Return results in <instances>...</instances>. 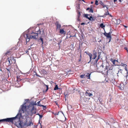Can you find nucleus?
Returning <instances> with one entry per match:
<instances>
[{
	"mask_svg": "<svg viewBox=\"0 0 128 128\" xmlns=\"http://www.w3.org/2000/svg\"><path fill=\"white\" fill-rule=\"evenodd\" d=\"M27 42L29 41L30 38L36 39L38 37V34L36 32H32L29 34H26L24 35Z\"/></svg>",
	"mask_w": 128,
	"mask_h": 128,
	"instance_id": "obj_1",
	"label": "nucleus"
},
{
	"mask_svg": "<svg viewBox=\"0 0 128 128\" xmlns=\"http://www.w3.org/2000/svg\"><path fill=\"white\" fill-rule=\"evenodd\" d=\"M22 115L21 113H19L17 115L14 117L8 118L4 119V122H11L12 123L13 121L15 120L16 119L18 118V120H20L22 118Z\"/></svg>",
	"mask_w": 128,
	"mask_h": 128,
	"instance_id": "obj_2",
	"label": "nucleus"
},
{
	"mask_svg": "<svg viewBox=\"0 0 128 128\" xmlns=\"http://www.w3.org/2000/svg\"><path fill=\"white\" fill-rule=\"evenodd\" d=\"M93 57L92 58V55L91 54H90V53L89 52H85V53H86V54L88 55L90 57V62L91 61V60L92 59H93L94 60L95 59L97 56V53L95 50H94L93 51Z\"/></svg>",
	"mask_w": 128,
	"mask_h": 128,
	"instance_id": "obj_3",
	"label": "nucleus"
},
{
	"mask_svg": "<svg viewBox=\"0 0 128 128\" xmlns=\"http://www.w3.org/2000/svg\"><path fill=\"white\" fill-rule=\"evenodd\" d=\"M8 61L6 62V63L8 64L7 66H9L11 65V64L12 63L13 61L14 62H15L14 58L12 57H8Z\"/></svg>",
	"mask_w": 128,
	"mask_h": 128,
	"instance_id": "obj_4",
	"label": "nucleus"
},
{
	"mask_svg": "<svg viewBox=\"0 0 128 128\" xmlns=\"http://www.w3.org/2000/svg\"><path fill=\"white\" fill-rule=\"evenodd\" d=\"M37 34H38V37L39 36L40 37H44L45 36L44 33V30H42V31H40V30L36 32Z\"/></svg>",
	"mask_w": 128,
	"mask_h": 128,
	"instance_id": "obj_5",
	"label": "nucleus"
},
{
	"mask_svg": "<svg viewBox=\"0 0 128 128\" xmlns=\"http://www.w3.org/2000/svg\"><path fill=\"white\" fill-rule=\"evenodd\" d=\"M104 35L106 37L107 39L109 40V42H110L111 39V36L110 33L109 32L108 33L106 32L104 34Z\"/></svg>",
	"mask_w": 128,
	"mask_h": 128,
	"instance_id": "obj_6",
	"label": "nucleus"
},
{
	"mask_svg": "<svg viewBox=\"0 0 128 128\" xmlns=\"http://www.w3.org/2000/svg\"><path fill=\"white\" fill-rule=\"evenodd\" d=\"M32 108L31 110V112L32 114H35L36 113V106L30 107Z\"/></svg>",
	"mask_w": 128,
	"mask_h": 128,
	"instance_id": "obj_7",
	"label": "nucleus"
},
{
	"mask_svg": "<svg viewBox=\"0 0 128 128\" xmlns=\"http://www.w3.org/2000/svg\"><path fill=\"white\" fill-rule=\"evenodd\" d=\"M55 25L56 26V28L60 29L61 27V25L59 22L58 21H56L55 23Z\"/></svg>",
	"mask_w": 128,
	"mask_h": 128,
	"instance_id": "obj_8",
	"label": "nucleus"
},
{
	"mask_svg": "<svg viewBox=\"0 0 128 128\" xmlns=\"http://www.w3.org/2000/svg\"><path fill=\"white\" fill-rule=\"evenodd\" d=\"M120 66L123 67H124V68L126 71H127V69L126 67L127 65L125 63H121L120 64Z\"/></svg>",
	"mask_w": 128,
	"mask_h": 128,
	"instance_id": "obj_9",
	"label": "nucleus"
},
{
	"mask_svg": "<svg viewBox=\"0 0 128 128\" xmlns=\"http://www.w3.org/2000/svg\"><path fill=\"white\" fill-rule=\"evenodd\" d=\"M26 125V126H30L31 125H33V123L32 120L30 121L28 123H25Z\"/></svg>",
	"mask_w": 128,
	"mask_h": 128,
	"instance_id": "obj_10",
	"label": "nucleus"
},
{
	"mask_svg": "<svg viewBox=\"0 0 128 128\" xmlns=\"http://www.w3.org/2000/svg\"><path fill=\"white\" fill-rule=\"evenodd\" d=\"M36 105V102H33L31 104H30L29 106V107L30 108V107H33V106H35L34 105Z\"/></svg>",
	"mask_w": 128,
	"mask_h": 128,
	"instance_id": "obj_11",
	"label": "nucleus"
},
{
	"mask_svg": "<svg viewBox=\"0 0 128 128\" xmlns=\"http://www.w3.org/2000/svg\"><path fill=\"white\" fill-rule=\"evenodd\" d=\"M98 110L99 112H104V110L102 107L100 106H99L98 108Z\"/></svg>",
	"mask_w": 128,
	"mask_h": 128,
	"instance_id": "obj_12",
	"label": "nucleus"
},
{
	"mask_svg": "<svg viewBox=\"0 0 128 128\" xmlns=\"http://www.w3.org/2000/svg\"><path fill=\"white\" fill-rule=\"evenodd\" d=\"M78 14V21L80 20V12L78 11L77 12Z\"/></svg>",
	"mask_w": 128,
	"mask_h": 128,
	"instance_id": "obj_13",
	"label": "nucleus"
},
{
	"mask_svg": "<svg viewBox=\"0 0 128 128\" xmlns=\"http://www.w3.org/2000/svg\"><path fill=\"white\" fill-rule=\"evenodd\" d=\"M60 33L61 34H66V32L63 29H60Z\"/></svg>",
	"mask_w": 128,
	"mask_h": 128,
	"instance_id": "obj_14",
	"label": "nucleus"
},
{
	"mask_svg": "<svg viewBox=\"0 0 128 128\" xmlns=\"http://www.w3.org/2000/svg\"><path fill=\"white\" fill-rule=\"evenodd\" d=\"M100 4L103 6V8H104L105 7H106L107 8H108L107 7V5H104V3L100 1Z\"/></svg>",
	"mask_w": 128,
	"mask_h": 128,
	"instance_id": "obj_15",
	"label": "nucleus"
},
{
	"mask_svg": "<svg viewBox=\"0 0 128 128\" xmlns=\"http://www.w3.org/2000/svg\"><path fill=\"white\" fill-rule=\"evenodd\" d=\"M93 6H90V8L89 11V12H90L91 13H93L94 12L93 10L92 9Z\"/></svg>",
	"mask_w": 128,
	"mask_h": 128,
	"instance_id": "obj_16",
	"label": "nucleus"
},
{
	"mask_svg": "<svg viewBox=\"0 0 128 128\" xmlns=\"http://www.w3.org/2000/svg\"><path fill=\"white\" fill-rule=\"evenodd\" d=\"M86 96L88 95L89 96H92V93H89L87 91H86Z\"/></svg>",
	"mask_w": 128,
	"mask_h": 128,
	"instance_id": "obj_17",
	"label": "nucleus"
},
{
	"mask_svg": "<svg viewBox=\"0 0 128 128\" xmlns=\"http://www.w3.org/2000/svg\"><path fill=\"white\" fill-rule=\"evenodd\" d=\"M105 26L104 25L103 23H101L100 24V27H101L102 28L104 29Z\"/></svg>",
	"mask_w": 128,
	"mask_h": 128,
	"instance_id": "obj_18",
	"label": "nucleus"
},
{
	"mask_svg": "<svg viewBox=\"0 0 128 128\" xmlns=\"http://www.w3.org/2000/svg\"><path fill=\"white\" fill-rule=\"evenodd\" d=\"M91 73L89 74L88 73L85 76L86 77V78L88 79H90V75Z\"/></svg>",
	"mask_w": 128,
	"mask_h": 128,
	"instance_id": "obj_19",
	"label": "nucleus"
},
{
	"mask_svg": "<svg viewBox=\"0 0 128 128\" xmlns=\"http://www.w3.org/2000/svg\"><path fill=\"white\" fill-rule=\"evenodd\" d=\"M45 87L44 88V89H46L45 92H46L48 89V86L45 84Z\"/></svg>",
	"mask_w": 128,
	"mask_h": 128,
	"instance_id": "obj_20",
	"label": "nucleus"
},
{
	"mask_svg": "<svg viewBox=\"0 0 128 128\" xmlns=\"http://www.w3.org/2000/svg\"><path fill=\"white\" fill-rule=\"evenodd\" d=\"M88 19L90 20L94 21V18L92 16H90V18L88 17Z\"/></svg>",
	"mask_w": 128,
	"mask_h": 128,
	"instance_id": "obj_21",
	"label": "nucleus"
},
{
	"mask_svg": "<svg viewBox=\"0 0 128 128\" xmlns=\"http://www.w3.org/2000/svg\"><path fill=\"white\" fill-rule=\"evenodd\" d=\"M26 80V79H22L21 80H20V79H19V78H18L17 79V81H20V80H21V82H24V81H26V80Z\"/></svg>",
	"mask_w": 128,
	"mask_h": 128,
	"instance_id": "obj_22",
	"label": "nucleus"
},
{
	"mask_svg": "<svg viewBox=\"0 0 128 128\" xmlns=\"http://www.w3.org/2000/svg\"><path fill=\"white\" fill-rule=\"evenodd\" d=\"M58 85H56L55 86L54 88V90H58Z\"/></svg>",
	"mask_w": 128,
	"mask_h": 128,
	"instance_id": "obj_23",
	"label": "nucleus"
},
{
	"mask_svg": "<svg viewBox=\"0 0 128 128\" xmlns=\"http://www.w3.org/2000/svg\"><path fill=\"white\" fill-rule=\"evenodd\" d=\"M39 106H42L43 107V108H42L43 110H45L46 108V106H44L43 105H39Z\"/></svg>",
	"mask_w": 128,
	"mask_h": 128,
	"instance_id": "obj_24",
	"label": "nucleus"
},
{
	"mask_svg": "<svg viewBox=\"0 0 128 128\" xmlns=\"http://www.w3.org/2000/svg\"><path fill=\"white\" fill-rule=\"evenodd\" d=\"M26 108V106H24L23 105L22 108V110H24V109H25Z\"/></svg>",
	"mask_w": 128,
	"mask_h": 128,
	"instance_id": "obj_25",
	"label": "nucleus"
},
{
	"mask_svg": "<svg viewBox=\"0 0 128 128\" xmlns=\"http://www.w3.org/2000/svg\"><path fill=\"white\" fill-rule=\"evenodd\" d=\"M42 37H40V40H41V41L42 42V44H42L43 43V39L42 38Z\"/></svg>",
	"mask_w": 128,
	"mask_h": 128,
	"instance_id": "obj_26",
	"label": "nucleus"
},
{
	"mask_svg": "<svg viewBox=\"0 0 128 128\" xmlns=\"http://www.w3.org/2000/svg\"><path fill=\"white\" fill-rule=\"evenodd\" d=\"M111 61L112 62V63L113 64H115V62L117 61L115 60H111Z\"/></svg>",
	"mask_w": 128,
	"mask_h": 128,
	"instance_id": "obj_27",
	"label": "nucleus"
},
{
	"mask_svg": "<svg viewBox=\"0 0 128 128\" xmlns=\"http://www.w3.org/2000/svg\"><path fill=\"white\" fill-rule=\"evenodd\" d=\"M110 15V14L108 12V11H107V12H106V13L104 14L105 15Z\"/></svg>",
	"mask_w": 128,
	"mask_h": 128,
	"instance_id": "obj_28",
	"label": "nucleus"
},
{
	"mask_svg": "<svg viewBox=\"0 0 128 128\" xmlns=\"http://www.w3.org/2000/svg\"><path fill=\"white\" fill-rule=\"evenodd\" d=\"M88 14H84V16L86 18L88 19Z\"/></svg>",
	"mask_w": 128,
	"mask_h": 128,
	"instance_id": "obj_29",
	"label": "nucleus"
},
{
	"mask_svg": "<svg viewBox=\"0 0 128 128\" xmlns=\"http://www.w3.org/2000/svg\"><path fill=\"white\" fill-rule=\"evenodd\" d=\"M37 114L38 115V116H39L40 118H42L43 116H42L41 115H40V114Z\"/></svg>",
	"mask_w": 128,
	"mask_h": 128,
	"instance_id": "obj_30",
	"label": "nucleus"
},
{
	"mask_svg": "<svg viewBox=\"0 0 128 128\" xmlns=\"http://www.w3.org/2000/svg\"><path fill=\"white\" fill-rule=\"evenodd\" d=\"M85 76V74L81 75L80 76V77L81 78H83L84 77V76Z\"/></svg>",
	"mask_w": 128,
	"mask_h": 128,
	"instance_id": "obj_31",
	"label": "nucleus"
},
{
	"mask_svg": "<svg viewBox=\"0 0 128 128\" xmlns=\"http://www.w3.org/2000/svg\"><path fill=\"white\" fill-rule=\"evenodd\" d=\"M98 1L97 0H96L95 1V4L96 5H98Z\"/></svg>",
	"mask_w": 128,
	"mask_h": 128,
	"instance_id": "obj_32",
	"label": "nucleus"
},
{
	"mask_svg": "<svg viewBox=\"0 0 128 128\" xmlns=\"http://www.w3.org/2000/svg\"><path fill=\"white\" fill-rule=\"evenodd\" d=\"M100 58V55H99L98 56V59L97 60H96V63L97 62H98V59H99Z\"/></svg>",
	"mask_w": 128,
	"mask_h": 128,
	"instance_id": "obj_33",
	"label": "nucleus"
},
{
	"mask_svg": "<svg viewBox=\"0 0 128 128\" xmlns=\"http://www.w3.org/2000/svg\"><path fill=\"white\" fill-rule=\"evenodd\" d=\"M40 101L38 102L37 103V104H38V105L39 106V105H41L40 104Z\"/></svg>",
	"mask_w": 128,
	"mask_h": 128,
	"instance_id": "obj_34",
	"label": "nucleus"
},
{
	"mask_svg": "<svg viewBox=\"0 0 128 128\" xmlns=\"http://www.w3.org/2000/svg\"><path fill=\"white\" fill-rule=\"evenodd\" d=\"M60 112H57V113L56 112V113H55V115H58V114H59L60 113Z\"/></svg>",
	"mask_w": 128,
	"mask_h": 128,
	"instance_id": "obj_35",
	"label": "nucleus"
},
{
	"mask_svg": "<svg viewBox=\"0 0 128 128\" xmlns=\"http://www.w3.org/2000/svg\"><path fill=\"white\" fill-rule=\"evenodd\" d=\"M4 122V119L0 120V122Z\"/></svg>",
	"mask_w": 128,
	"mask_h": 128,
	"instance_id": "obj_36",
	"label": "nucleus"
},
{
	"mask_svg": "<svg viewBox=\"0 0 128 128\" xmlns=\"http://www.w3.org/2000/svg\"><path fill=\"white\" fill-rule=\"evenodd\" d=\"M126 78L128 76V71H126Z\"/></svg>",
	"mask_w": 128,
	"mask_h": 128,
	"instance_id": "obj_37",
	"label": "nucleus"
},
{
	"mask_svg": "<svg viewBox=\"0 0 128 128\" xmlns=\"http://www.w3.org/2000/svg\"><path fill=\"white\" fill-rule=\"evenodd\" d=\"M120 26H124L126 28L127 27V26H125L124 25H122L121 24H120Z\"/></svg>",
	"mask_w": 128,
	"mask_h": 128,
	"instance_id": "obj_38",
	"label": "nucleus"
},
{
	"mask_svg": "<svg viewBox=\"0 0 128 128\" xmlns=\"http://www.w3.org/2000/svg\"><path fill=\"white\" fill-rule=\"evenodd\" d=\"M26 53H28V50H26Z\"/></svg>",
	"mask_w": 128,
	"mask_h": 128,
	"instance_id": "obj_39",
	"label": "nucleus"
},
{
	"mask_svg": "<svg viewBox=\"0 0 128 128\" xmlns=\"http://www.w3.org/2000/svg\"><path fill=\"white\" fill-rule=\"evenodd\" d=\"M90 8H88L86 9V10H90Z\"/></svg>",
	"mask_w": 128,
	"mask_h": 128,
	"instance_id": "obj_40",
	"label": "nucleus"
},
{
	"mask_svg": "<svg viewBox=\"0 0 128 128\" xmlns=\"http://www.w3.org/2000/svg\"><path fill=\"white\" fill-rule=\"evenodd\" d=\"M114 2L115 3H116V2H117V0H114Z\"/></svg>",
	"mask_w": 128,
	"mask_h": 128,
	"instance_id": "obj_41",
	"label": "nucleus"
},
{
	"mask_svg": "<svg viewBox=\"0 0 128 128\" xmlns=\"http://www.w3.org/2000/svg\"><path fill=\"white\" fill-rule=\"evenodd\" d=\"M124 48L125 50H128L127 48L126 47H125Z\"/></svg>",
	"mask_w": 128,
	"mask_h": 128,
	"instance_id": "obj_42",
	"label": "nucleus"
},
{
	"mask_svg": "<svg viewBox=\"0 0 128 128\" xmlns=\"http://www.w3.org/2000/svg\"><path fill=\"white\" fill-rule=\"evenodd\" d=\"M84 24H85V23L84 22L82 23L81 24L82 25H84Z\"/></svg>",
	"mask_w": 128,
	"mask_h": 128,
	"instance_id": "obj_43",
	"label": "nucleus"
},
{
	"mask_svg": "<svg viewBox=\"0 0 128 128\" xmlns=\"http://www.w3.org/2000/svg\"><path fill=\"white\" fill-rule=\"evenodd\" d=\"M9 53H10V52H7L6 53V54H8Z\"/></svg>",
	"mask_w": 128,
	"mask_h": 128,
	"instance_id": "obj_44",
	"label": "nucleus"
},
{
	"mask_svg": "<svg viewBox=\"0 0 128 128\" xmlns=\"http://www.w3.org/2000/svg\"><path fill=\"white\" fill-rule=\"evenodd\" d=\"M120 90H123V89H124L123 87L122 88H121L120 87Z\"/></svg>",
	"mask_w": 128,
	"mask_h": 128,
	"instance_id": "obj_45",
	"label": "nucleus"
},
{
	"mask_svg": "<svg viewBox=\"0 0 128 128\" xmlns=\"http://www.w3.org/2000/svg\"><path fill=\"white\" fill-rule=\"evenodd\" d=\"M6 70H7V71H8V72H10V71L8 69L6 68Z\"/></svg>",
	"mask_w": 128,
	"mask_h": 128,
	"instance_id": "obj_46",
	"label": "nucleus"
},
{
	"mask_svg": "<svg viewBox=\"0 0 128 128\" xmlns=\"http://www.w3.org/2000/svg\"><path fill=\"white\" fill-rule=\"evenodd\" d=\"M98 100L100 101V102H101V101H100V98H98Z\"/></svg>",
	"mask_w": 128,
	"mask_h": 128,
	"instance_id": "obj_47",
	"label": "nucleus"
},
{
	"mask_svg": "<svg viewBox=\"0 0 128 128\" xmlns=\"http://www.w3.org/2000/svg\"><path fill=\"white\" fill-rule=\"evenodd\" d=\"M80 1V0H79ZM82 1H83L84 2H85V1L84 0H82Z\"/></svg>",
	"mask_w": 128,
	"mask_h": 128,
	"instance_id": "obj_48",
	"label": "nucleus"
},
{
	"mask_svg": "<svg viewBox=\"0 0 128 128\" xmlns=\"http://www.w3.org/2000/svg\"><path fill=\"white\" fill-rule=\"evenodd\" d=\"M93 3V2L92 1L91 2V4H92Z\"/></svg>",
	"mask_w": 128,
	"mask_h": 128,
	"instance_id": "obj_49",
	"label": "nucleus"
},
{
	"mask_svg": "<svg viewBox=\"0 0 128 128\" xmlns=\"http://www.w3.org/2000/svg\"><path fill=\"white\" fill-rule=\"evenodd\" d=\"M107 67H107V66H106V69H107V70H108V69Z\"/></svg>",
	"mask_w": 128,
	"mask_h": 128,
	"instance_id": "obj_50",
	"label": "nucleus"
},
{
	"mask_svg": "<svg viewBox=\"0 0 128 128\" xmlns=\"http://www.w3.org/2000/svg\"><path fill=\"white\" fill-rule=\"evenodd\" d=\"M110 16L112 17V16L111 15H110H110H109Z\"/></svg>",
	"mask_w": 128,
	"mask_h": 128,
	"instance_id": "obj_51",
	"label": "nucleus"
},
{
	"mask_svg": "<svg viewBox=\"0 0 128 128\" xmlns=\"http://www.w3.org/2000/svg\"><path fill=\"white\" fill-rule=\"evenodd\" d=\"M127 50V52H128V50Z\"/></svg>",
	"mask_w": 128,
	"mask_h": 128,
	"instance_id": "obj_52",
	"label": "nucleus"
},
{
	"mask_svg": "<svg viewBox=\"0 0 128 128\" xmlns=\"http://www.w3.org/2000/svg\"><path fill=\"white\" fill-rule=\"evenodd\" d=\"M58 89H60L61 88H58Z\"/></svg>",
	"mask_w": 128,
	"mask_h": 128,
	"instance_id": "obj_53",
	"label": "nucleus"
},
{
	"mask_svg": "<svg viewBox=\"0 0 128 128\" xmlns=\"http://www.w3.org/2000/svg\"><path fill=\"white\" fill-rule=\"evenodd\" d=\"M56 105H58V104H57V103H56Z\"/></svg>",
	"mask_w": 128,
	"mask_h": 128,
	"instance_id": "obj_54",
	"label": "nucleus"
},
{
	"mask_svg": "<svg viewBox=\"0 0 128 128\" xmlns=\"http://www.w3.org/2000/svg\"><path fill=\"white\" fill-rule=\"evenodd\" d=\"M120 2V0H118Z\"/></svg>",
	"mask_w": 128,
	"mask_h": 128,
	"instance_id": "obj_55",
	"label": "nucleus"
},
{
	"mask_svg": "<svg viewBox=\"0 0 128 128\" xmlns=\"http://www.w3.org/2000/svg\"><path fill=\"white\" fill-rule=\"evenodd\" d=\"M75 36V35H74V36Z\"/></svg>",
	"mask_w": 128,
	"mask_h": 128,
	"instance_id": "obj_56",
	"label": "nucleus"
},
{
	"mask_svg": "<svg viewBox=\"0 0 128 128\" xmlns=\"http://www.w3.org/2000/svg\"><path fill=\"white\" fill-rule=\"evenodd\" d=\"M120 0V2H121V0Z\"/></svg>",
	"mask_w": 128,
	"mask_h": 128,
	"instance_id": "obj_57",
	"label": "nucleus"
}]
</instances>
